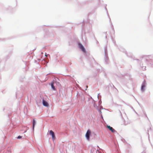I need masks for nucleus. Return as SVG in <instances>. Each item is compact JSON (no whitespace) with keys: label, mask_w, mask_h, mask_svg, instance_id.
<instances>
[{"label":"nucleus","mask_w":153,"mask_h":153,"mask_svg":"<svg viewBox=\"0 0 153 153\" xmlns=\"http://www.w3.org/2000/svg\"><path fill=\"white\" fill-rule=\"evenodd\" d=\"M51 88H52L53 90H55V88L54 86V85H53V82H52L51 83Z\"/></svg>","instance_id":"nucleus-6"},{"label":"nucleus","mask_w":153,"mask_h":153,"mask_svg":"<svg viewBox=\"0 0 153 153\" xmlns=\"http://www.w3.org/2000/svg\"><path fill=\"white\" fill-rule=\"evenodd\" d=\"M145 87V85L144 84H143L141 86V89L142 91H144V88Z\"/></svg>","instance_id":"nucleus-7"},{"label":"nucleus","mask_w":153,"mask_h":153,"mask_svg":"<svg viewBox=\"0 0 153 153\" xmlns=\"http://www.w3.org/2000/svg\"><path fill=\"white\" fill-rule=\"evenodd\" d=\"M45 56L46 57H47V55L46 54H45Z\"/></svg>","instance_id":"nucleus-10"},{"label":"nucleus","mask_w":153,"mask_h":153,"mask_svg":"<svg viewBox=\"0 0 153 153\" xmlns=\"http://www.w3.org/2000/svg\"><path fill=\"white\" fill-rule=\"evenodd\" d=\"M107 128L109 129L112 132H113L114 131V129L112 127L108 126H107Z\"/></svg>","instance_id":"nucleus-5"},{"label":"nucleus","mask_w":153,"mask_h":153,"mask_svg":"<svg viewBox=\"0 0 153 153\" xmlns=\"http://www.w3.org/2000/svg\"><path fill=\"white\" fill-rule=\"evenodd\" d=\"M91 134V131L90 130H88L85 134V137L88 140H89V136Z\"/></svg>","instance_id":"nucleus-1"},{"label":"nucleus","mask_w":153,"mask_h":153,"mask_svg":"<svg viewBox=\"0 0 153 153\" xmlns=\"http://www.w3.org/2000/svg\"><path fill=\"white\" fill-rule=\"evenodd\" d=\"M42 103L43 105L45 106H48V102L45 101L44 100H43Z\"/></svg>","instance_id":"nucleus-4"},{"label":"nucleus","mask_w":153,"mask_h":153,"mask_svg":"<svg viewBox=\"0 0 153 153\" xmlns=\"http://www.w3.org/2000/svg\"><path fill=\"white\" fill-rule=\"evenodd\" d=\"M35 123H36L35 121V120L34 119L33 120V128H34Z\"/></svg>","instance_id":"nucleus-8"},{"label":"nucleus","mask_w":153,"mask_h":153,"mask_svg":"<svg viewBox=\"0 0 153 153\" xmlns=\"http://www.w3.org/2000/svg\"><path fill=\"white\" fill-rule=\"evenodd\" d=\"M79 48H80L83 52H85V50L83 45L80 43H79Z\"/></svg>","instance_id":"nucleus-3"},{"label":"nucleus","mask_w":153,"mask_h":153,"mask_svg":"<svg viewBox=\"0 0 153 153\" xmlns=\"http://www.w3.org/2000/svg\"><path fill=\"white\" fill-rule=\"evenodd\" d=\"M22 138V137L20 136H18V137H17V138L18 139H20Z\"/></svg>","instance_id":"nucleus-9"},{"label":"nucleus","mask_w":153,"mask_h":153,"mask_svg":"<svg viewBox=\"0 0 153 153\" xmlns=\"http://www.w3.org/2000/svg\"><path fill=\"white\" fill-rule=\"evenodd\" d=\"M50 134L52 136L53 140H54L55 138V136L54 132L52 130H50Z\"/></svg>","instance_id":"nucleus-2"}]
</instances>
